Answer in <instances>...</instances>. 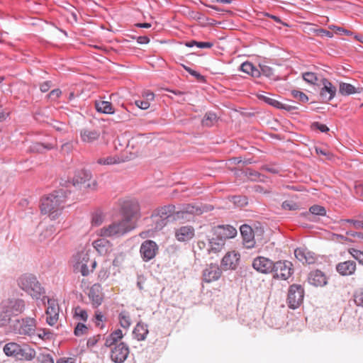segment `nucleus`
I'll use <instances>...</instances> for the list:
<instances>
[{
    "label": "nucleus",
    "instance_id": "3c124183",
    "mask_svg": "<svg viewBox=\"0 0 363 363\" xmlns=\"http://www.w3.org/2000/svg\"><path fill=\"white\" fill-rule=\"evenodd\" d=\"M84 186L89 190L96 191L98 187V184L95 179H92V178H91L86 184H84Z\"/></svg>",
    "mask_w": 363,
    "mask_h": 363
},
{
    "label": "nucleus",
    "instance_id": "e433bc0d",
    "mask_svg": "<svg viewBox=\"0 0 363 363\" xmlns=\"http://www.w3.org/2000/svg\"><path fill=\"white\" fill-rule=\"evenodd\" d=\"M339 223L342 227H344L347 223H349L355 229L363 228V220L342 219L339 221Z\"/></svg>",
    "mask_w": 363,
    "mask_h": 363
},
{
    "label": "nucleus",
    "instance_id": "f257e3e1",
    "mask_svg": "<svg viewBox=\"0 0 363 363\" xmlns=\"http://www.w3.org/2000/svg\"><path fill=\"white\" fill-rule=\"evenodd\" d=\"M138 210L136 202L124 201L122 206V218L100 228L97 235L101 237H120L132 230L135 227Z\"/></svg>",
    "mask_w": 363,
    "mask_h": 363
},
{
    "label": "nucleus",
    "instance_id": "6e6552de",
    "mask_svg": "<svg viewBox=\"0 0 363 363\" xmlns=\"http://www.w3.org/2000/svg\"><path fill=\"white\" fill-rule=\"evenodd\" d=\"M304 290L301 285L293 284L288 294L289 306L293 309L298 308L303 302Z\"/></svg>",
    "mask_w": 363,
    "mask_h": 363
},
{
    "label": "nucleus",
    "instance_id": "39448f33",
    "mask_svg": "<svg viewBox=\"0 0 363 363\" xmlns=\"http://www.w3.org/2000/svg\"><path fill=\"white\" fill-rule=\"evenodd\" d=\"M21 289L33 298H38L43 294V289L33 274H26L19 277L18 280Z\"/></svg>",
    "mask_w": 363,
    "mask_h": 363
},
{
    "label": "nucleus",
    "instance_id": "4c0bfd02",
    "mask_svg": "<svg viewBox=\"0 0 363 363\" xmlns=\"http://www.w3.org/2000/svg\"><path fill=\"white\" fill-rule=\"evenodd\" d=\"M216 121H217L216 115L213 113L208 112V113H206V115L204 116V117L202 120V124L204 126L211 127L213 125H214V123L216 122Z\"/></svg>",
    "mask_w": 363,
    "mask_h": 363
},
{
    "label": "nucleus",
    "instance_id": "473e14b6",
    "mask_svg": "<svg viewBox=\"0 0 363 363\" xmlns=\"http://www.w3.org/2000/svg\"><path fill=\"white\" fill-rule=\"evenodd\" d=\"M240 69L253 77H259L260 76V71L249 62H243L240 66Z\"/></svg>",
    "mask_w": 363,
    "mask_h": 363
},
{
    "label": "nucleus",
    "instance_id": "e2e57ef3",
    "mask_svg": "<svg viewBox=\"0 0 363 363\" xmlns=\"http://www.w3.org/2000/svg\"><path fill=\"white\" fill-rule=\"evenodd\" d=\"M50 82H45L40 85V91L42 92H46L50 89Z\"/></svg>",
    "mask_w": 363,
    "mask_h": 363
},
{
    "label": "nucleus",
    "instance_id": "774afa93",
    "mask_svg": "<svg viewBox=\"0 0 363 363\" xmlns=\"http://www.w3.org/2000/svg\"><path fill=\"white\" fill-rule=\"evenodd\" d=\"M75 360L74 358L72 357H64L60 359L57 363H74Z\"/></svg>",
    "mask_w": 363,
    "mask_h": 363
},
{
    "label": "nucleus",
    "instance_id": "49530a36",
    "mask_svg": "<svg viewBox=\"0 0 363 363\" xmlns=\"http://www.w3.org/2000/svg\"><path fill=\"white\" fill-rule=\"evenodd\" d=\"M291 95L294 98L300 101L301 102L306 103L308 101V97L307 95L302 91L293 90L291 91Z\"/></svg>",
    "mask_w": 363,
    "mask_h": 363
},
{
    "label": "nucleus",
    "instance_id": "9b49d317",
    "mask_svg": "<svg viewBox=\"0 0 363 363\" xmlns=\"http://www.w3.org/2000/svg\"><path fill=\"white\" fill-rule=\"evenodd\" d=\"M158 252V246L152 240H145L140 246V252L143 259L145 262L153 259Z\"/></svg>",
    "mask_w": 363,
    "mask_h": 363
},
{
    "label": "nucleus",
    "instance_id": "338daca9",
    "mask_svg": "<svg viewBox=\"0 0 363 363\" xmlns=\"http://www.w3.org/2000/svg\"><path fill=\"white\" fill-rule=\"evenodd\" d=\"M143 96L146 99V101H153L154 98H155V94L152 92L149 91H145Z\"/></svg>",
    "mask_w": 363,
    "mask_h": 363
},
{
    "label": "nucleus",
    "instance_id": "2eb2a0df",
    "mask_svg": "<svg viewBox=\"0 0 363 363\" xmlns=\"http://www.w3.org/2000/svg\"><path fill=\"white\" fill-rule=\"evenodd\" d=\"M222 274L220 268L217 264L208 265L203 272V281L206 283H211L220 279Z\"/></svg>",
    "mask_w": 363,
    "mask_h": 363
},
{
    "label": "nucleus",
    "instance_id": "7ed1b4c3",
    "mask_svg": "<svg viewBox=\"0 0 363 363\" xmlns=\"http://www.w3.org/2000/svg\"><path fill=\"white\" fill-rule=\"evenodd\" d=\"M4 352L7 356L14 357L19 359L32 360L35 357V350L28 345H20L16 342H9L4 347Z\"/></svg>",
    "mask_w": 363,
    "mask_h": 363
},
{
    "label": "nucleus",
    "instance_id": "f03ea898",
    "mask_svg": "<svg viewBox=\"0 0 363 363\" xmlns=\"http://www.w3.org/2000/svg\"><path fill=\"white\" fill-rule=\"evenodd\" d=\"M66 199V193L62 189L43 197L40 206L41 213L48 215L52 220L56 219L61 214Z\"/></svg>",
    "mask_w": 363,
    "mask_h": 363
},
{
    "label": "nucleus",
    "instance_id": "72a5a7b5",
    "mask_svg": "<svg viewBox=\"0 0 363 363\" xmlns=\"http://www.w3.org/2000/svg\"><path fill=\"white\" fill-rule=\"evenodd\" d=\"M118 322L122 328L125 329L129 328L132 324L130 314L126 311H121L118 315Z\"/></svg>",
    "mask_w": 363,
    "mask_h": 363
},
{
    "label": "nucleus",
    "instance_id": "603ef678",
    "mask_svg": "<svg viewBox=\"0 0 363 363\" xmlns=\"http://www.w3.org/2000/svg\"><path fill=\"white\" fill-rule=\"evenodd\" d=\"M135 104L138 108L143 110H146L150 107V102L146 100H136Z\"/></svg>",
    "mask_w": 363,
    "mask_h": 363
},
{
    "label": "nucleus",
    "instance_id": "37998d69",
    "mask_svg": "<svg viewBox=\"0 0 363 363\" xmlns=\"http://www.w3.org/2000/svg\"><path fill=\"white\" fill-rule=\"evenodd\" d=\"M104 220V216L103 215L102 213L95 212L94 213H93L92 217H91V224L93 225L99 226L101 224H102Z\"/></svg>",
    "mask_w": 363,
    "mask_h": 363
},
{
    "label": "nucleus",
    "instance_id": "8fccbe9b",
    "mask_svg": "<svg viewBox=\"0 0 363 363\" xmlns=\"http://www.w3.org/2000/svg\"><path fill=\"white\" fill-rule=\"evenodd\" d=\"M52 148H53V146L52 145H50V144L47 145H44L42 143H35V144L33 145V146L32 147V150L33 151L42 152L43 149L50 150V149H52Z\"/></svg>",
    "mask_w": 363,
    "mask_h": 363
},
{
    "label": "nucleus",
    "instance_id": "09e8293b",
    "mask_svg": "<svg viewBox=\"0 0 363 363\" xmlns=\"http://www.w3.org/2000/svg\"><path fill=\"white\" fill-rule=\"evenodd\" d=\"M87 331V328L83 323H78L74 329V334L77 336L84 335Z\"/></svg>",
    "mask_w": 363,
    "mask_h": 363
},
{
    "label": "nucleus",
    "instance_id": "864d4df0",
    "mask_svg": "<svg viewBox=\"0 0 363 363\" xmlns=\"http://www.w3.org/2000/svg\"><path fill=\"white\" fill-rule=\"evenodd\" d=\"M354 301L357 306L363 307V291H358L354 295Z\"/></svg>",
    "mask_w": 363,
    "mask_h": 363
},
{
    "label": "nucleus",
    "instance_id": "393cba45",
    "mask_svg": "<svg viewBox=\"0 0 363 363\" xmlns=\"http://www.w3.org/2000/svg\"><path fill=\"white\" fill-rule=\"evenodd\" d=\"M356 267L357 265L355 262L348 260L337 264L336 266V270L342 276H350L354 273Z\"/></svg>",
    "mask_w": 363,
    "mask_h": 363
},
{
    "label": "nucleus",
    "instance_id": "4468645a",
    "mask_svg": "<svg viewBox=\"0 0 363 363\" xmlns=\"http://www.w3.org/2000/svg\"><path fill=\"white\" fill-rule=\"evenodd\" d=\"M240 255L235 251L228 252L221 261V267L224 270L235 269L240 261Z\"/></svg>",
    "mask_w": 363,
    "mask_h": 363
},
{
    "label": "nucleus",
    "instance_id": "ea45409f",
    "mask_svg": "<svg viewBox=\"0 0 363 363\" xmlns=\"http://www.w3.org/2000/svg\"><path fill=\"white\" fill-rule=\"evenodd\" d=\"M282 208L286 211H296L299 209V204L293 200H287L282 203Z\"/></svg>",
    "mask_w": 363,
    "mask_h": 363
},
{
    "label": "nucleus",
    "instance_id": "412c9836",
    "mask_svg": "<svg viewBox=\"0 0 363 363\" xmlns=\"http://www.w3.org/2000/svg\"><path fill=\"white\" fill-rule=\"evenodd\" d=\"M208 245L207 254H217L220 252L225 245V242L216 235H213L211 232L208 235Z\"/></svg>",
    "mask_w": 363,
    "mask_h": 363
},
{
    "label": "nucleus",
    "instance_id": "a211bd4d",
    "mask_svg": "<svg viewBox=\"0 0 363 363\" xmlns=\"http://www.w3.org/2000/svg\"><path fill=\"white\" fill-rule=\"evenodd\" d=\"M195 235V230L191 225H184L179 227L174 230V236L179 242H188Z\"/></svg>",
    "mask_w": 363,
    "mask_h": 363
},
{
    "label": "nucleus",
    "instance_id": "dca6fc26",
    "mask_svg": "<svg viewBox=\"0 0 363 363\" xmlns=\"http://www.w3.org/2000/svg\"><path fill=\"white\" fill-rule=\"evenodd\" d=\"M211 232L224 242L227 239L235 237L237 234L236 229L230 225H218L212 228Z\"/></svg>",
    "mask_w": 363,
    "mask_h": 363
},
{
    "label": "nucleus",
    "instance_id": "b1692460",
    "mask_svg": "<svg viewBox=\"0 0 363 363\" xmlns=\"http://www.w3.org/2000/svg\"><path fill=\"white\" fill-rule=\"evenodd\" d=\"M308 281L314 286H323L327 284V277L320 270H314L309 273Z\"/></svg>",
    "mask_w": 363,
    "mask_h": 363
},
{
    "label": "nucleus",
    "instance_id": "4d7b16f0",
    "mask_svg": "<svg viewBox=\"0 0 363 363\" xmlns=\"http://www.w3.org/2000/svg\"><path fill=\"white\" fill-rule=\"evenodd\" d=\"M331 30H335L336 33H345L347 35H350L352 33L350 31V30H345L342 28H340V27H337L336 26H330L329 27Z\"/></svg>",
    "mask_w": 363,
    "mask_h": 363
},
{
    "label": "nucleus",
    "instance_id": "c756f323",
    "mask_svg": "<svg viewBox=\"0 0 363 363\" xmlns=\"http://www.w3.org/2000/svg\"><path fill=\"white\" fill-rule=\"evenodd\" d=\"M133 333L135 338L138 340H144L148 334L147 325L142 322H139L135 325Z\"/></svg>",
    "mask_w": 363,
    "mask_h": 363
},
{
    "label": "nucleus",
    "instance_id": "cd10ccee",
    "mask_svg": "<svg viewBox=\"0 0 363 363\" xmlns=\"http://www.w3.org/2000/svg\"><path fill=\"white\" fill-rule=\"evenodd\" d=\"M123 334L121 330L117 329L112 332L105 340L104 345L107 347L118 345L117 343L122 340Z\"/></svg>",
    "mask_w": 363,
    "mask_h": 363
},
{
    "label": "nucleus",
    "instance_id": "c9c22d12",
    "mask_svg": "<svg viewBox=\"0 0 363 363\" xmlns=\"http://www.w3.org/2000/svg\"><path fill=\"white\" fill-rule=\"evenodd\" d=\"M151 220L154 223V229L155 230H160L162 229L168 223L164 219L160 218L155 213L151 216Z\"/></svg>",
    "mask_w": 363,
    "mask_h": 363
},
{
    "label": "nucleus",
    "instance_id": "4be33fe9",
    "mask_svg": "<svg viewBox=\"0 0 363 363\" xmlns=\"http://www.w3.org/2000/svg\"><path fill=\"white\" fill-rule=\"evenodd\" d=\"M105 238L101 237L92 242L93 247L101 255H106L113 250L111 242Z\"/></svg>",
    "mask_w": 363,
    "mask_h": 363
},
{
    "label": "nucleus",
    "instance_id": "5701e85b",
    "mask_svg": "<svg viewBox=\"0 0 363 363\" xmlns=\"http://www.w3.org/2000/svg\"><path fill=\"white\" fill-rule=\"evenodd\" d=\"M296 259L303 264H313L316 260V257L313 252H310L306 248H297L294 251Z\"/></svg>",
    "mask_w": 363,
    "mask_h": 363
},
{
    "label": "nucleus",
    "instance_id": "6e6d98bb",
    "mask_svg": "<svg viewBox=\"0 0 363 363\" xmlns=\"http://www.w3.org/2000/svg\"><path fill=\"white\" fill-rule=\"evenodd\" d=\"M197 247L201 251V252L207 254V249L208 248V245L206 242L203 240H199L197 242Z\"/></svg>",
    "mask_w": 363,
    "mask_h": 363
},
{
    "label": "nucleus",
    "instance_id": "052dcab7",
    "mask_svg": "<svg viewBox=\"0 0 363 363\" xmlns=\"http://www.w3.org/2000/svg\"><path fill=\"white\" fill-rule=\"evenodd\" d=\"M317 35L320 36H327L328 38L333 37V33L324 29H318L316 30Z\"/></svg>",
    "mask_w": 363,
    "mask_h": 363
},
{
    "label": "nucleus",
    "instance_id": "58836bf2",
    "mask_svg": "<svg viewBox=\"0 0 363 363\" xmlns=\"http://www.w3.org/2000/svg\"><path fill=\"white\" fill-rule=\"evenodd\" d=\"M303 79L305 82L311 84H316L318 81V77L314 72H305L302 74Z\"/></svg>",
    "mask_w": 363,
    "mask_h": 363
},
{
    "label": "nucleus",
    "instance_id": "f3484780",
    "mask_svg": "<svg viewBox=\"0 0 363 363\" xmlns=\"http://www.w3.org/2000/svg\"><path fill=\"white\" fill-rule=\"evenodd\" d=\"M59 311L60 308L57 301L53 299H48V308L46 309V321L50 325L52 326L57 322Z\"/></svg>",
    "mask_w": 363,
    "mask_h": 363
},
{
    "label": "nucleus",
    "instance_id": "0eeeda50",
    "mask_svg": "<svg viewBox=\"0 0 363 363\" xmlns=\"http://www.w3.org/2000/svg\"><path fill=\"white\" fill-rule=\"evenodd\" d=\"M24 301L21 299L7 300L2 303L0 311L3 315H8V321L12 315H17L23 311Z\"/></svg>",
    "mask_w": 363,
    "mask_h": 363
},
{
    "label": "nucleus",
    "instance_id": "f704fd0d",
    "mask_svg": "<svg viewBox=\"0 0 363 363\" xmlns=\"http://www.w3.org/2000/svg\"><path fill=\"white\" fill-rule=\"evenodd\" d=\"M339 92L343 96H347L355 93H359L360 91L350 84L341 82L340 84Z\"/></svg>",
    "mask_w": 363,
    "mask_h": 363
},
{
    "label": "nucleus",
    "instance_id": "ddd939ff",
    "mask_svg": "<svg viewBox=\"0 0 363 363\" xmlns=\"http://www.w3.org/2000/svg\"><path fill=\"white\" fill-rule=\"evenodd\" d=\"M274 262L264 257H257L252 262V267L258 272L269 274L272 272Z\"/></svg>",
    "mask_w": 363,
    "mask_h": 363
},
{
    "label": "nucleus",
    "instance_id": "7c9ffc66",
    "mask_svg": "<svg viewBox=\"0 0 363 363\" xmlns=\"http://www.w3.org/2000/svg\"><path fill=\"white\" fill-rule=\"evenodd\" d=\"M240 233L244 242L247 245V247L253 246V234L252 228L247 225H243L240 227Z\"/></svg>",
    "mask_w": 363,
    "mask_h": 363
},
{
    "label": "nucleus",
    "instance_id": "aec40b11",
    "mask_svg": "<svg viewBox=\"0 0 363 363\" xmlns=\"http://www.w3.org/2000/svg\"><path fill=\"white\" fill-rule=\"evenodd\" d=\"M323 87L320 89V95L323 100L329 101L332 100L336 94V87L327 79H322Z\"/></svg>",
    "mask_w": 363,
    "mask_h": 363
},
{
    "label": "nucleus",
    "instance_id": "c03bdc74",
    "mask_svg": "<svg viewBox=\"0 0 363 363\" xmlns=\"http://www.w3.org/2000/svg\"><path fill=\"white\" fill-rule=\"evenodd\" d=\"M259 98L262 99L264 102L267 103L268 104L272 106H274L276 108H284V106L279 101L274 99H272L267 96H260Z\"/></svg>",
    "mask_w": 363,
    "mask_h": 363
},
{
    "label": "nucleus",
    "instance_id": "c85d7f7f",
    "mask_svg": "<svg viewBox=\"0 0 363 363\" xmlns=\"http://www.w3.org/2000/svg\"><path fill=\"white\" fill-rule=\"evenodd\" d=\"M174 212V206L168 205L157 208V211H155V213L158 215L160 218L169 222L170 220L172 221V216Z\"/></svg>",
    "mask_w": 363,
    "mask_h": 363
},
{
    "label": "nucleus",
    "instance_id": "a19ab883",
    "mask_svg": "<svg viewBox=\"0 0 363 363\" xmlns=\"http://www.w3.org/2000/svg\"><path fill=\"white\" fill-rule=\"evenodd\" d=\"M119 162V159L116 157L108 156L106 158H99L97 163L101 165H111Z\"/></svg>",
    "mask_w": 363,
    "mask_h": 363
},
{
    "label": "nucleus",
    "instance_id": "f8f14e48",
    "mask_svg": "<svg viewBox=\"0 0 363 363\" xmlns=\"http://www.w3.org/2000/svg\"><path fill=\"white\" fill-rule=\"evenodd\" d=\"M129 347L124 342L116 345L111 350V359L115 363H122L129 354Z\"/></svg>",
    "mask_w": 363,
    "mask_h": 363
},
{
    "label": "nucleus",
    "instance_id": "0e129e2a",
    "mask_svg": "<svg viewBox=\"0 0 363 363\" xmlns=\"http://www.w3.org/2000/svg\"><path fill=\"white\" fill-rule=\"evenodd\" d=\"M38 337L42 339H48L50 336V333L46 331L45 330H40V333L38 334Z\"/></svg>",
    "mask_w": 363,
    "mask_h": 363
},
{
    "label": "nucleus",
    "instance_id": "69168bd1",
    "mask_svg": "<svg viewBox=\"0 0 363 363\" xmlns=\"http://www.w3.org/2000/svg\"><path fill=\"white\" fill-rule=\"evenodd\" d=\"M137 42L139 44H147L150 42V39L147 36H139L137 38Z\"/></svg>",
    "mask_w": 363,
    "mask_h": 363
},
{
    "label": "nucleus",
    "instance_id": "6ab92c4d",
    "mask_svg": "<svg viewBox=\"0 0 363 363\" xmlns=\"http://www.w3.org/2000/svg\"><path fill=\"white\" fill-rule=\"evenodd\" d=\"M88 297L91 302L93 307L97 308L101 305L104 301L102 287L99 284H94L91 286L88 293Z\"/></svg>",
    "mask_w": 363,
    "mask_h": 363
},
{
    "label": "nucleus",
    "instance_id": "1a4fd4ad",
    "mask_svg": "<svg viewBox=\"0 0 363 363\" xmlns=\"http://www.w3.org/2000/svg\"><path fill=\"white\" fill-rule=\"evenodd\" d=\"M292 264L289 261H278L274 263L273 270L274 277L286 280L292 274Z\"/></svg>",
    "mask_w": 363,
    "mask_h": 363
},
{
    "label": "nucleus",
    "instance_id": "bb28decb",
    "mask_svg": "<svg viewBox=\"0 0 363 363\" xmlns=\"http://www.w3.org/2000/svg\"><path fill=\"white\" fill-rule=\"evenodd\" d=\"M91 177V174L89 172L82 169L75 173L72 179V184L75 186H80L86 184Z\"/></svg>",
    "mask_w": 363,
    "mask_h": 363
},
{
    "label": "nucleus",
    "instance_id": "13d9d810",
    "mask_svg": "<svg viewBox=\"0 0 363 363\" xmlns=\"http://www.w3.org/2000/svg\"><path fill=\"white\" fill-rule=\"evenodd\" d=\"M61 94H62V91L60 89H53L48 94V97L51 99L55 100L60 97Z\"/></svg>",
    "mask_w": 363,
    "mask_h": 363
},
{
    "label": "nucleus",
    "instance_id": "423d86ee",
    "mask_svg": "<svg viewBox=\"0 0 363 363\" xmlns=\"http://www.w3.org/2000/svg\"><path fill=\"white\" fill-rule=\"evenodd\" d=\"M202 212L203 211L199 207L191 204H186L179 208H177L174 206L172 221L189 220V216L193 214H201Z\"/></svg>",
    "mask_w": 363,
    "mask_h": 363
},
{
    "label": "nucleus",
    "instance_id": "a878e982",
    "mask_svg": "<svg viewBox=\"0 0 363 363\" xmlns=\"http://www.w3.org/2000/svg\"><path fill=\"white\" fill-rule=\"evenodd\" d=\"M81 140L85 143H93L100 137L99 131L96 130L84 128L80 132Z\"/></svg>",
    "mask_w": 363,
    "mask_h": 363
},
{
    "label": "nucleus",
    "instance_id": "680f3d73",
    "mask_svg": "<svg viewBox=\"0 0 363 363\" xmlns=\"http://www.w3.org/2000/svg\"><path fill=\"white\" fill-rule=\"evenodd\" d=\"M213 45V43L211 42H198L196 46L199 48H211Z\"/></svg>",
    "mask_w": 363,
    "mask_h": 363
},
{
    "label": "nucleus",
    "instance_id": "2f4dec72",
    "mask_svg": "<svg viewBox=\"0 0 363 363\" xmlns=\"http://www.w3.org/2000/svg\"><path fill=\"white\" fill-rule=\"evenodd\" d=\"M95 107L97 111L106 114H112L114 113L113 108L112 104L109 101H96Z\"/></svg>",
    "mask_w": 363,
    "mask_h": 363
},
{
    "label": "nucleus",
    "instance_id": "de8ad7c7",
    "mask_svg": "<svg viewBox=\"0 0 363 363\" xmlns=\"http://www.w3.org/2000/svg\"><path fill=\"white\" fill-rule=\"evenodd\" d=\"M348 252L359 264H363V252L354 248L349 249Z\"/></svg>",
    "mask_w": 363,
    "mask_h": 363
},
{
    "label": "nucleus",
    "instance_id": "bf43d9fd",
    "mask_svg": "<svg viewBox=\"0 0 363 363\" xmlns=\"http://www.w3.org/2000/svg\"><path fill=\"white\" fill-rule=\"evenodd\" d=\"M261 70H262V72L267 76V77H271L273 75V70L271 67H269V66H262L261 67Z\"/></svg>",
    "mask_w": 363,
    "mask_h": 363
},
{
    "label": "nucleus",
    "instance_id": "a18cd8bd",
    "mask_svg": "<svg viewBox=\"0 0 363 363\" xmlns=\"http://www.w3.org/2000/svg\"><path fill=\"white\" fill-rule=\"evenodd\" d=\"M74 316L79 318L83 321H86L88 318L86 311L79 306H77L74 308Z\"/></svg>",
    "mask_w": 363,
    "mask_h": 363
},
{
    "label": "nucleus",
    "instance_id": "20e7f679",
    "mask_svg": "<svg viewBox=\"0 0 363 363\" xmlns=\"http://www.w3.org/2000/svg\"><path fill=\"white\" fill-rule=\"evenodd\" d=\"M90 262L88 252L82 250L76 253L72 259V263L74 271L79 272L82 276H87L92 272L96 267V262L91 261V269L88 267V263Z\"/></svg>",
    "mask_w": 363,
    "mask_h": 363
},
{
    "label": "nucleus",
    "instance_id": "5fc2aeb1",
    "mask_svg": "<svg viewBox=\"0 0 363 363\" xmlns=\"http://www.w3.org/2000/svg\"><path fill=\"white\" fill-rule=\"evenodd\" d=\"M312 126L314 128H316L323 133H325L329 130V128H328V126L326 125L320 123L318 122L313 123Z\"/></svg>",
    "mask_w": 363,
    "mask_h": 363
},
{
    "label": "nucleus",
    "instance_id": "79ce46f5",
    "mask_svg": "<svg viewBox=\"0 0 363 363\" xmlns=\"http://www.w3.org/2000/svg\"><path fill=\"white\" fill-rule=\"evenodd\" d=\"M309 212L315 216H325L326 210L323 206L319 205H313L309 208Z\"/></svg>",
    "mask_w": 363,
    "mask_h": 363
},
{
    "label": "nucleus",
    "instance_id": "9d476101",
    "mask_svg": "<svg viewBox=\"0 0 363 363\" xmlns=\"http://www.w3.org/2000/svg\"><path fill=\"white\" fill-rule=\"evenodd\" d=\"M36 320L32 318H26L18 320L14 325V330L19 335L31 336L35 334Z\"/></svg>",
    "mask_w": 363,
    "mask_h": 363
}]
</instances>
